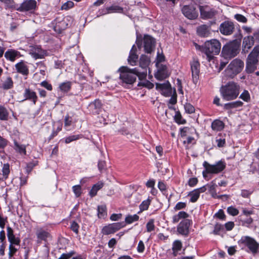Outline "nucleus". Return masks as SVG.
<instances>
[{"mask_svg": "<svg viewBox=\"0 0 259 259\" xmlns=\"http://www.w3.org/2000/svg\"><path fill=\"white\" fill-rule=\"evenodd\" d=\"M18 52L15 50H11L7 51L5 54V57L11 61H14L18 56Z\"/></svg>", "mask_w": 259, "mask_h": 259, "instance_id": "31", "label": "nucleus"}, {"mask_svg": "<svg viewBox=\"0 0 259 259\" xmlns=\"http://www.w3.org/2000/svg\"><path fill=\"white\" fill-rule=\"evenodd\" d=\"M8 241L10 242V244H15V245H19L20 243V240L19 238L15 237V235L11 236L8 238Z\"/></svg>", "mask_w": 259, "mask_h": 259, "instance_id": "53", "label": "nucleus"}, {"mask_svg": "<svg viewBox=\"0 0 259 259\" xmlns=\"http://www.w3.org/2000/svg\"><path fill=\"white\" fill-rule=\"evenodd\" d=\"M182 248V243L180 241H175L173 243L172 250L175 255H176V253L181 250Z\"/></svg>", "mask_w": 259, "mask_h": 259, "instance_id": "43", "label": "nucleus"}, {"mask_svg": "<svg viewBox=\"0 0 259 259\" xmlns=\"http://www.w3.org/2000/svg\"><path fill=\"white\" fill-rule=\"evenodd\" d=\"M235 18L239 22H242V23H246L247 22V19L246 17H245L244 16L241 15V14H236L234 16Z\"/></svg>", "mask_w": 259, "mask_h": 259, "instance_id": "54", "label": "nucleus"}, {"mask_svg": "<svg viewBox=\"0 0 259 259\" xmlns=\"http://www.w3.org/2000/svg\"><path fill=\"white\" fill-rule=\"evenodd\" d=\"M259 46L254 48L246 59V71L247 73L253 72L258 65Z\"/></svg>", "mask_w": 259, "mask_h": 259, "instance_id": "4", "label": "nucleus"}, {"mask_svg": "<svg viewBox=\"0 0 259 259\" xmlns=\"http://www.w3.org/2000/svg\"><path fill=\"white\" fill-rule=\"evenodd\" d=\"M252 219L251 217H247L242 221V225L248 227L252 223Z\"/></svg>", "mask_w": 259, "mask_h": 259, "instance_id": "56", "label": "nucleus"}, {"mask_svg": "<svg viewBox=\"0 0 259 259\" xmlns=\"http://www.w3.org/2000/svg\"><path fill=\"white\" fill-rule=\"evenodd\" d=\"M81 135H71L69 137H67L65 139V142L66 144H68L72 141L78 140L82 138Z\"/></svg>", "mask_w": 259, "mask_h": 259, "instance_id": "42", "label": "nucleus"}, {"mask_svg": "<svg viewBox=\"0 0 259 259\" xmlns=\"http://www.w3.org/2000/svg\"><path fill=\"white\" fill-rule=\"evenodd\" d=\"M200 15L202 18L210 19L213 18L217 14L214 10L207 11L202 6H200Z\"/></svg>", "mask_w": 259, "mask_h": 259, "instance_id": "23", "label": "nucleus"}, {"mask_svg": "<svg viewBox=\"0 0 259 259\" xmlns=\"http://www.w3.org/2000/svg\"><path fill=\"white\" fill-rule=\"evenodd\" d=\"M139 217L137 214L127 215L125 219L126 223L130 224L139 220Z\"/></svg>", "mask_w": 259, "mask_h": 259, "instance_id": "39", "label": "nucleus"}, {"mask_svg": "<svg viewBox=\"0 0 259 259\" xmlns=\"http://www.w3.org/2000/svg\"><path fill=\"white\" fill-rule=\"evenodd\" d=\"M98 215L100 219H104L107 216V209L105 206L101 205L98 207Z\"/></svg>", "mask_w": 259, "mask_h": 259, "instance_id": "35", "label": "nucleus"}, {"mask_svg": "<svg viewBox=\"0 0 259 259\" xmlns=\"http://www.w3.org/2000/svg\"><path fill=\"white\" fill-rule=\"evenodd\" d=\"M215 216L220 220H224L226 217L224 212L222 209L219 210V211L215 214Z\"/></svg>", "mask_w": 259, "mask_h": 259, "instance_id": "60", "label": "nucleus"}, {"mask_svg": "<svg viewBox=\"0 0 259 259\" xmlns=\"http://www.w3.org/2000/svg\"><path fill=\"white\" fill-rule=\"evenodd\" d=\"M168 76L164 70L158 71L155 74V77L158 80H163Z\"/></svg>", "mask_w": 259, "mask_h": 259, "instance_id": "46", "label": "nucleus"}, {"mask_svg": "<svg viewBox=\"0 0 259 259\" xmlns=\"http://www.w3.org/2000/svg\"><path fill=\"white\" fill-rule=\"evenodd\" d=\"M206 190V189L205 186H203L190 192L188 194V196L191 197L190 201L192 202H196L199 197L200 194L204 192Z\"/></svg>", "mask_w": 259, "mask_h": 259, "instance_id": "17", "label": "nucleus"}, {"mask_svg": "<svg viewBox=\"0 0 259 259\" xmlns=\"http://www.w3.org/2000/svg\"><path fill=\"white\" fill-rule=\"evenodd\" d=\"M191 221L189 219L182 220L177 227V231L182 235L186 236L189 233V228Z\"/></svg>", "mask_w": 259, "mask_h": 259, "instance_id": "11", "label": "nucleus"}, {"mask_svg": "<svg viewBox=\"0 0 259 259\" xmlns=\"http://www.w3.org/2000/svg\"><path fill=\"white\" fill-rule=\"evenodd\" d=\"M254 40L252 36L245 37L243 41L242 52L246 53L253 45Z\"/></svg>", "mask_w": 259, "mask_h": 259, "instance_id": "19", "label": "nucleus"}, {"mask_svg": "<svg viewBox=\"0 0 259 259\" xmlns=\"http://www.w3.org/2000/svg\"><path fill=\"white\" fill-rule=\"evenodd\" d=\"M15 244H10L9 247L10 257H12L17 251V249L14 246Z\"/></svg>", "mask_w": 259, "mask_h": 259, "instance_id": "57", "label": "nucleus"}, {"mask_svg": "<svg viewBox=\"0 0 259 259\" xmlns=\"http://www.w3.org/2000/svg\"><path fill=\"white\" fill-rule=\"evenodd\" d=\"M239 98L245 102H248L250 100V95L247 91L244 90Z\"/></svg>", "mask_w": 259, "mask_h": 259, "instance_id": "50", "label": "nucleus"}, {"mask_svg": "<svg viewBox=\"0 0 259 259\" xmlns=\"http://www.w3.org/2000/svg\"><path fill=\"white\" fill-rule=\"evenodd\" d=\"M14 149L20 154H26V147L24 145L19 144L16 141H14Z\"/></svg>", "mask_w": 259, "mask_h": 259, "instance_id": "33", "label": "nucleus"}, {"mask_svg": "<svg viewBox=\"0 0 259 259\" xmlns=\"http://www.w3.org/2000/svg\"><path fill=\"white\" fill-rule=\"evenodd\" d=\"M156 89L165 97H170L176 93V90L172 88L169 82H156Z\"/></svg>", "mask_w": 259, "mask_h": 259, "instance_id": "8", "label": "nucleus"}, {"mask_svg": "<svg viewBox=\"0 0 259 259\" xmlns=\"http://www.w3.org/2000/svg\"><path fill=\"white\" fill-rule=\"evenodd\" d=\"M224 127V123L220 120H215L211 123V128L215 131H221Z\"/></svg>", "mask_w": 259, "mask_h": 259, "instance_id": "27", "label": "nucleus"}, {"mask_svg": "<svg viewBox=\"0 0 259 259\" xmlns=\"http://www.w3.org/2000/svg\"><path fill=\"white\" fill-rule=\"evenodd\" d=\"M72 123V119L71 117L69 115H67L65 116V121H64V126L65 127H68L71 125Z\"/></svg>", "mask_w": 259, "mask_h": 259, "instance_id": "63", "label": "nucleus"}, {"mask_svg": "<svg viewBox=\"0 0 259 259\" xmlns=\"http://www.w3.org/2000/svg\"><path fill=\"white\" fill-rule=\"evenodd\" d=\"M73 191L75 194L76 197H78L80 196L81 191V186L80 185H75L73 186L72 187Z\"/></svg>", "mask_w": 259, "mask_h": 259, "instance_id": "52", "label": "nucleus"}, {"mask_svg": "<svg viewBox=\"0 0 259 259\" xmlns=\"http://www.w3.org/2000/svg\"><path fill=\"white\" fill-rule=\"evenodd\" d=\"M121 216H122V214L121 213H118V214L113 213L110 216V219L112 221H118L119 219H120L121 218Z\"/></svg>", "mask_w": 259, "mask_h": 259, "instance_id": "64", "label": "nucleus"}, {"mask_svg": "<svg viewBox=\"0 0 259 259\" xmlns=\"http://www.w3.org/2000/svg\"><path fill=\"white\" fill-rule=\"evenodd\" d=\"M145 250V245L142 241H140L138 247H137V251L140 253L143 252Z\"/></svg>", "mask_w": 259, "mask_h": 259, "instance_id": "61", "label": "nucleus"}, {"mask_svg": "<svg viewBox=\"0 0 259 259\" xmlns=\"http://www.w3.org/2000/svg\"><path fill=\"white\" fill-rule=\"evenodd\" d=\"M70 228L74 232L78 234L79 225L75 222L73 221L71 223Z\"/></svg>", "mask_w": 259, "mask_h": 259, "instance_id": "59", "label": "nucleus"}, {"mask_svg": "<svg viewBox=\"0 0 259 259\" xmlns=\"http://www.w3.org/2000/svg\"><path fill=\"white\" fill-rule=\"evenodd\" d=\"M198 34L201 36H207L209 34L208 27L206 25H202L197 29Z\"/></svg>", "mask_w": 259, "mask_h": 259, "instance_id": "32", "label": "nucleus"}, {"mask_svg": "<svg viewBox=\"0 0 259 259\" xmlns=\"http://www.w3.org/2000/svg\"><path fill=\"white\" fill-rule=\"evenodd\" d=\"M183 14L189 19H195L198 16L195 8L191 6H184L182 9Z\"/></svg>", "mask_w": 259, "mask_h": 259, "instance_id": "12", "label": "nucleus"}, {"mask_svg": "<svg viewBox=\"0 0 259 259\" xmlns=\"http://www.w3.org/2000/svg\"><path fill=\"white\" fill-rule=\"evenodd\" d=\"M15 67L19 72L24 75H26L28 73V67L23 62H21L17 63L16 64Z\"/></svg>", "mask_w": 259, "mask_h": 259, "instance_id": "28", "label": "nucleus"}, {"mask_svg": "<svg viewBox=\"0 0 259 259\" xmlns=\"http://www.w3.org/2000/svg\"><path fill=\"white\" fill-rule=\"evenodd\" d=\"M229 65L233 70L237 74L240 72L244 67V62L239 59L233 60Z\"/></svg>", "mask_w": 259, "mask_h": 259, "instance_id": "18", "label": "nucleus"}, {"mask_svg": "<svg viewBox=\"0 0 259 259\" xmlns=\"http://www.w3.org/2000/svg\"><path fill=\"white\" fill-rule=\"evenodd\" d=\"M240 87L235 82H228L222 85L220 91L223 99L225 101L236 99L240 93Z\"/></svg>", "mask_w": 259, "mask_h": 259, "instance_id": "1", "label": "nucleus"}, {"mask_svg": "<svg viewBox=\"0 0 259 259\" xmlns=\"http://www.w3.org/2000/svg\"><path fill=\"white\" fill-rule=\"evenodd\" d=\"M30 54L35 59H42L47 55V53L45 51L42 50L38 47H33L30 52Z\"/></svg>", "mask_w": 259, "mask_h": 259, "instance_id": "16", "label": "nucleus"}, {"mask_svg": "<svg viewBox=\"0 0 259 259\" xmlns=\"http://www.w3.org/2000/svg\"><path fill=\"white\" fill-rule=\"evenodd\" d=\"M144 40L145 51L148 53H150L155 46L154 39L150 35H145Z\"/></svg>", "mask_w": 259, "mask_h": 259, "instance_id": "14", "label": "nucleus"}, {"mask_svg": "<svg viewBox=\"0 0 259 259\" xmlns=\"http://www.w3.org/2000/svg\"><path fill=\"white\" fill-rule=\"evenodd\" d=\"M234 29L233 23L229 21H225L220 26V30L221 33L224 35L231 34Z\"/></svg>", "mask_w": 259, "mask_h": 259, "instance_id": "13", "label": "nucleus"}, {"mask_svg": "<svg viewBox=\"0 0 259 259\" xmlns=\"http://www.w3.org/2000/svg\"><path fill=\"white\" fill-rule=\"evenodd\" d=\"M106 10L107 12L105 13V14L115 12L121 13L123 11L122 8L116 5H113L111 7H107Z\"/></svg>", "mask_w": 259, "mask_h": 259, "instance_id": "34", "label": "nucleus"}, {"mask_svg": "<svg viewBox=\"0 0 259 259\" xmlns=\"http://www.w3.org/2000/svg\"><path fill=\"white\" fill-rule=\"evenodd\" d=\"M138 87H144L148 89H152L154 84L152 82H138L137 84Z\"/></svg>", "mask_w": 259, "mask_h": 259, "instance_id": "49", "label": "nucleus"}, {"mask_svg": "<svg viewBox=\"0 0 259 259\" xmlns=\"http://www.w3.org/2000/svg\"><path fill=\"white\" fill-rule=\"evenodd\" d=\"M74 3L71 1H68L65 4H64L61 7L62 10H68L70 8H71L73 7Z\"/></svg>", "mask_w": 259, "mask_h": 259, "instance_id": "55", "label": "nucleus"}, {"mask_svg": "<svg viewBox=\"0 0 259 259\" xmlns=\"http://www.w3.org/2000/svg\"><path fill=\"white\" fill-rule=\"evenodd\" d=\"M221 44L219 40L214 39L206 41L203 45L202 52L207 56L208 61L213 60L214 56L219 54L221 50Z\"/></svg>", "mask_w": 259, "mask_h": 259, "instance_id": "3", "label": "nucleus"}, {"mask_svg": "<svg viewBox=\"0 0 259 259\" xmlns=\"http://www.w3.org/2000/svg\"><path fill=\"white\" fill-rule=\"evenodd\" d=\"M2 172L3 178L5 180L8 179L9 174L10 172V165L9 163H5L2 168Z\"/></svg>", "mask_w": 259, "mask_h": 259, "instance_id": "37", "label": "nucleus"}, {"mask_svg": "<svg viewBox=\"0 0 259 259\" xmlns=\"http://www.w3.org/2000/svg\"><path fill=\"white\" fill-rule=\"evenodd\" d=\"M239 48V46L236 42H231L223 47L222 54L224 58L230 59L238 54Z\"/></svg>", "mask_w": 259, "mask_h": 259, "instance_id": "7", "label": "nucleus"}, {"mask_svg": "<svg viewBox=\"0 0 259 259\" xmlns=\"http://www.w3.org/2000/svg\"><path fill=\"white\" fill-rule=\"evenodd\" d=\"M227 212L232 216H236L239 213L238 210L233 206H230L228 207Z\"/></svg>", "mask_w": 259, "mask_h": 259, "instance_id": "51", "label": "nucleus"}, {"mask_svg": "<svg viewBox=\"0 0 259 259\" xmlns=\"http://www.w3.org/2000/svg\"><path fill=\"white\" fill-rule=\"evenodd\" d=\"M239 243L246 247L249 251L253 254L257 253L259 250V243L251 237L242 236L239 241Z\"/></svg>", "mask_w": 259, "mask_h": 259, "instance_id": "6", "label": "nucleus"}, {"mask_svg": "<svg viewBox=\"0 0 259 259\" xmlns=\"http://www.w3.org/2000/svg\"><path fill=\"white\" fill-rule=\"evenodd\" d=\"M203 166L205 168V171L202 172V175L205 177L206 173L217 174L222 172L226 167V163L224 161L220 160L214 164H210L205 161L203 163Z\"/></svg>", "mask_w": 259, "mask_h": 259, "instance_id": "5", "label": "nucleus"}, {"mask_svg": "<svg viewBox=\"0 0 259 259\" xmlns=\"http://www.w3.org/2000/svg\"><path fill=\"white\" fill-rule=\"evenodd\" d=\"M59 88L62 91L67 92L70 88V82H64L60 84Z\"/></svg>", "mask_w": 259, "mask_h": 259, "instance_id": "48", "label": "nucleus"}, {"mask_svg": "<svg viewBox=\"0 0 259 259\" xmlns=\"http://www.w3.org/2000/svg\"><path fill=\"white\" fill-rule=\"evenodd\" d=\"M123 227L124 225L122 223L110 224L102 228L101 233L105 235L113 234Z\"/></svg>", "mask_w": 259, "mask_h": 259, "instance_id": "9", "label": "nucleus"}, {"mask_svg": "<svg viewBox=\"0 0 259 259\" xmlns=\"http://www.w3.org/2000/svg\"><path fill=\"white\" fill-rule=\"evenodd\" d=\"M191 68L193 79L197 80L199 79L200 64L198 60H193L191 63Z\"/></svg>", "mask_w": 259, "mask_h": 259, "instance_id": "15", "label": "nucleus"}, {"mask_svg": "<svg viewBox=\"0 0 259 259\" xmlns=\"http://www.w3.org/2000/svg\"><path fill=\"white\" fill-rule=\"evenodd\" d=\"M223 229V226L220 224H216L214 226L213 233L215 235L219 234L220 231Z\"/></svg>", "mask_w": 259, "mask_h": 259, "instance_id": "62", "label": "nucleus"}, {"mask_svg": "<svg viewBox=\"0 0 259 259\" xmlns=\"http://www.w3.org/2000/svg\"><path fill=\"white\" fill-rule=\"evenodd\" d=\"M237 74V73L233 70L232 67H230V65H229L227 68L225 70V75L229 78H232Z\"/></svg>", "mask_w": 259, "mask_h": 259, "instance_id": "40", "label": "nucleus"}, {"mask_svg": "<svg viewBox=\"0 0 259 259\" xmlns=\"http://www.w3.org/2000/svg\"><path fill=\"white\" fill-rule=\"evenodd\" d=\"M188 216V214L185 211H180L177 214L172 217V223L176 224L182 219H187Z\"/></svg>", "mask_w": 259, "mask_h": 259, "instance_id": "26", "label": "nucleus"}, {"mask_svg": "<svg viewBox=\"0 0 259 259\" xmlns=\"http://www.w3.org/2000/svg\"><path fill=\"white\" fill-rule=\"evenodd\" d=\"M150 59L146 55H142L140 58V66L146 68L150 64Z\"/></svg>", "mask_w": 259, "mask_h": 259, "instance_id": "30", "label": "nucleus"}, {"mask_svg": "<svg viewBox=\"0 0 259 259\" xmlns=\"http://www.w3.org/2000/svg\"><path fill=\"white\" fill-rule=\"evenodd\" d=\"M102 104L100 100H95L94 102L91 103L89 105L90 110L93 113H97L99 110L101 108Z\"/></svg>", "mask_w": 259, "mask_h": 259, "instance_id": "25", "label": "nucleus"}, {"mask_svg": "<svg viewBox=\"0 0 259 259\" xmlns=\"http://www.w3.org/2000/svg\"><path fill=\"white\" fill-rule=\"evenodd\" d=\"M0 1L4 4L6 9L16 8V4L14 0H0Z\"/></svg>", "mask_w": 259, "mask_h": 259, "instance_id": "36", "label": "nucleus"}, {"mask_svg": "<svg viewBox=\"0 0 259 259\" xmlns=\"http://www.w3.org/2000/svg\"><path fill=\"white\" fill-rule=\"evenodd\" d=\"M67 23L65 19H63V20L56 23V25L54 27V29L55 31L60 33L67 27Z\"/></svg>", "mask_w": 259, "mask_h": 259, "instance_id": "24", "label": "nucleus"}, {"mask_svg": "<svg viewBox=\"0 0 259 259\" xmlns=\"http://www.w3.org/2000/svg\"><path fill=\"white\" fill-rule=\"evenodd\" d=\"M8 117V113L6 109L2 106H0V119L7 120Z\"/></svg>", "mask_w": 259, "mask_h": 259, "instance_id": "38", "label": "nucleus"}, {"mask_svg": "<svg viewBox=\"0 0 259 259\" xmlns=\"http://www.w3.org/2000/svg\"><path fill=\"white\" fill-rule=\"evenodd\" d=\"M174 118L175 121L178 124H185L186 122V120L183 119L182 115L179 111L176 112Z\"/></svg>", "mask_w": 259, "mask_h": 259, "instance_id": "41", "label": "nucleus"}, {"mask_svg": "<svg viewBox=\"0 0 259 259\" xmlns=\"http://www.w3.org/2000/svg\"><path fill=\"white\" fill-rule=\"evenodd\" d=\"M154 229H155L154 220L150 219L146 224L147 231L148 232H150L153 231L154 230Z\"/></svg>", "mask_w": 259, "mask_h": 259, "instance_id": "47", "label": "nucleus"}, {"mask_svg": "<svg viewBox=\"0 0 259 259\" xmlns=\"http://www.w3.org/2000/svg\"><path fill=\"white\" fill-rule=\"evenodd\" d=\"M185 112L188 114L194 113L195 111L194 107L189 103H186L184 105Z\"/></svg>", "mask_w": 259, "mask_h": 259, "instance_id": "44", "label": "nucleus"}, {"mask_svg": "<svg viewBox=\"0 0 259 259\" xmlns=\"http://www.w3.org/2000/svg\"><path fill=\"white\" fill-rule=\"evenodd\" d=\"M24 97H25L24 100H29L32 101L34 104L36 103L37 99V97L35 92L29 89H26L25 90Z\"/></svg>", "mask_w": 259, "mask_h": 259, "instance_id": "20", "label": "nucleus"}, {"mask_svg": "<svg viewBox=\"0 0 259 259\" xmlns=\"http://www.w3.org/2000/svg\"><path fill=\"white\" fill-rule=\"evenodd\" d=\"M186 203L183 202H179L178 203H177V204L176 205V206L174 207V209L175 210H179L185 208L186 207Z\"/></svg>", "mask_w": 259, "mask_h": 259, "instance_id": "58", "label": "nucleus"}, {"mask_svg": "<svg viewBox=\"0 0 259 259\" xmlns=\"http://www.w3.org/2000/svg\"><path fill=\"white\" fill-rule=\"evenodd\" d=\"M136 47L134 45L131 50L128 58V63L133 66L136 65V63L138 59V56L136 54Z\"/></svg>", "mask_w": 259, "mask_h": 259, "instance_id": "21", "label": "nucleus"}, {"mask_svg": "<svg viewBox=\"0 0 259 259\" xmlns=\"http://www.w3.org/2000/svg\"><path fill=\"white\" fill-rule=\"evenodd\" d=\"M36 7V2L35 0H26L23 2L19 7L16 5V8L12 10H16L20 12L28 11L34 10Z\"/></svg>", "mask_w": 259, "mask_h": 259, "instance_id": "10", "label": "nucleus"}, {"mask_svg": "<svg viewBox=\"0 0 259 259\" xmlns=\"http://www.w3.org/2000/svg\"><path fill=\"white\" fill-rule=\"evenodd\" d=\"M150 204V200L149 199L143 201L140 205V212L147 210Z\"/></svg>", "mask_w": 259, "mask_h": 259, "instance_id": "45", "label": "nucleus"}, {"mask_svg": "<svg viewBox=\"0 0 259 259\" xmlns=\"http://www.w3.org/2000/svg\"><path fill=\"white\" fill-rule=\"evenodd\" d=\"M118 71L120 72V79L123 81H136L137 77L142 80L147 76L146 72H140L136 68L131 69L126 66L121 67Z\"/></svg>", "mask_w": 259, "mask_h": 259, "instance_id": "2", "label": "nucleus"}, {"mask_svg": "<svg viewBox=\"0 0 259 259\" xmlns=\"http://www.w3.org/2000/svg\"><path fill=\"white\" fill-rule=\"evenodd\" d=\"M36 235L37 238V242H40L41 241H46L47 238L50 236L49 232L40 228L37 230Z\"/></svg>", "mask_w": 259, "mask_h": 259, "instance_id": "22", "label": "nucleus"}, {"mask_svg": "<svg viewBox=\"0 0 259 259\" xmlns=\"http://www.w3.org/2000/svg\"><path fill=\"white\" fill-rule=\"evenodd\" d=\"M104 186V183L100 182L95 184L92 188L90 195L91 197H94L96 195L97 192L100 190Z\"/></svg>", "mask_w": 259, "mask_h": 259, "instance_id": "29", "label": "nucleus"}]
</instances>
